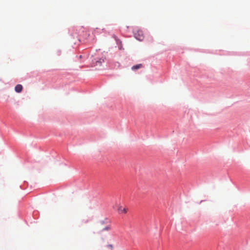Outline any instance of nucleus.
Here are the masks:
<instances>
[{
  "label": "nucleus",
  "instance_id": "1",
  "mask_svg": "<svg viewBox=\"0 0 250 250\" xmlns=\"http://www.w3.org/2000/svg\"><path fill=\"white\" fill-rule=\"evenodd\" d=\"M117 209L119 213H126L127 212V209L126 208H123L120 205H117Z\"/></svg>",
  "mask_w": 250,
  "mask_h": 250
},
{
  "label": "nucleus",
  "instance_id": "2",
  "mask_svg": "<svg viewBox=\"0 0 250 250\" xmlns=\"http://www.w3.org/2000/svg\"><path fill=\"white\" fill-rule=\"evenodd\" d=\"M15 90L17 92L20 93L22 90V86L21 84H17L15 87Z\"/></svg>",
  "mask_w": 250,
  "mask_h": 250
},
{
  "label": "nucleus",
  "instance_id": "3",
  "mask_svg": "<svg viewBox=\"0 0 250 250\" xmlns=\"http://www.w3.org/2000/svg\"><path fill=\"white\" fill-rule=\"evenodd\" d=\"M142 67V64H138L133 66L132 67L131 69L132 70H137L138 69L141 68Z\"/></svg>",
  "mask_w": 250,
  "mask_h": 250
},
{
  "label": "nucleus",
  "instance_id": "4",
  "mask_svg": "<svg viewBox=\"0 0 250 250\" xmlns=\"http://www.w3.org/2000/svg\"><path fill=\"white\" fill-rule=\"evenodd\" d=\"M104 62V60L103 59H100L99 60L97 61L96 62V65H101L102 63Z\"/></svg>",
  "mask_w": 250,
  "mask_h": 250
},
{
  "label": "nucleus",
  "instance_id": "5",
  "mask_svg": "<svg viewBox=\"0 0 250 250\" xmlns=\"http://www.w3.org/2000/svg\"><path fill=\"white\" fill-rule=\"evenodd\" d=\"M111 229V226L110 225H108L105 228H104L102 230L103 231H108Z\"/></svg>",
  "mask_w": 250,
  "mask_h": 250
},
{
  "label": "nucleus",
  "instance_id": "6",
  "mask_svg": "<svg viewBox=\"0 0 250 250\" xmlns=\"http://www.w3.org/2000/svg\"><path fill=\"white\" fill-rule=\"evenodd\" d=\"M109 248H110L111 249H112L113 248V246L111 245H109L108 246Z\"/></svg>",
  "mask_w": 250,
  "mask_h": 250
},
{
  "label": "nucleus",
  "instance_id": "7",
  "mask_svg": "<svg viewBox=\"0 0 250 250\" xmlns=\"http://www.w3.org/2000/svg\"><path fill=\"white\" fill-rule=\"evenodd\" d=\"M138 40H139L141 41V40H142V39H141V38H139V39H138Z\"/></svg>",
  "mask_w": 250,
  "mask_h": 250
}]
</instances>
